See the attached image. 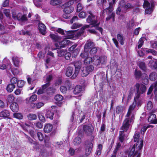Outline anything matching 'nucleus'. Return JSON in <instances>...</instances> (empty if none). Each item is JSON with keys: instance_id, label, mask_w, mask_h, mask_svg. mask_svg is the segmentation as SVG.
I'll list each match as a JSON object with an SVG mask.
<instances>
[{"instance_id": "1", "label": "nucleus", "mask_w": 157, "mask_h": 157, "mask_svg": "<svg viewBox=\"0 0 157 157\" xmlns=\"http://www.w3.org/2000/svg\"><path fill=\"white\" fill-rule=\"evenodd\" d=\"M136 106L135 102L132 103L130 106L127 113L125 116L126 118L124 121L123 125L121 128V130L125 131L126 132L128 130L130 125V123L134 119V114L133 110Z\"/></svg>"}, {"instance_id": "2", "label": "nucleus", "mask_w": 157, "mask_h": 157, "mask_svg": "<svg viewBox=\"0 0 157 157\" xmlns=\"http://www.w3.org/2000/svg\"><path fill=\"white\" fill-rule=\"evenodd\" d=\"M90 15L86 19L87 23L90 24L89 25H86L82 27L80 31L77 32L76 35L78 36H80L84 32V29L89 27H92L94 26H97L99 25L100 22H98V17L93 15L91 11L89 12Z\"/></svg>"}, {"instance_id": "3", "label": "nucleus", "mask_w": 157, "mask_h": 157, "mask_svg": "<svg viewBox=\"0 0 157 157\" xmlns=\"http://www.w3.org/2000/svg\"><path fill=\"white\" fill-rule=\"evenodd\" d=\"M135 89L136 90V96L134 97V101L132 103L135 102L136 105L137 104V101L140 97L141 94L145 93L146 90V87L145 85L139 83H136L134 86Z\"/></svg>"}, {"instance_id": "4", "label": "nucleus", "mask_w": 157, "mask_h": 157, "mask_svg": "<svg viewBox=\"0 0 157 157\" xmlns=\"http://www.w3.org/2000/svg\"><path fill=\"white\" fill-rule=\"evenodd\" d=\"M138 145L140 143V145L138 148H135V146H134L131 149L130 151L129 152L128 156L130 157L132 156H136V157H140V150L142 147V141L140 140L139 142H138Z\"/></svg>"}, {"instance_id": "5", "label": "nucleus", "mask_w": 157, "mask_h": 157, "mask_svg": "<svg viewBox=\"0 0 157 157\" xmlns=\"http://www.w3.org/2000/svg\"><path fill=\"white\" fill-rule=\"evenodd\" d=\"M92 59V64L96 66H98L101 64L104 63L106 60V57L104 56H100L95 55L93 57Z\"/></svg>"}, {"instance_id": "6", "label": "nucleus", "mask_w": 157, "mask_h": 157, "mask_svg": "<svg viewBox=\"0 0 157 157\" xmlns=\"http://www.w3.org/2000/svg\"><path fill=\"white\" fill-rule=\"evenodd\" d=\"M73 3V1H70L63 5V7L64 8L63 11L64 13L70 14L73 11L74 8L71 6Z\"/></svg>"}, {"instance_id": "7", "label": "nucleus", "mask_w": 157, "mask_h": 157, "mask_svg": "<svg viewBox=\"0 0 157 157\" xmlns=\"http://www.w3.org/2000/svg\"><path fill=\"white\" fill-rule=\"evenodd\" d=\"M94 67L92 65H89L84 67L82 68L81 74L83 77L86 76L91 71H92Z\"/></svg>"}, {"instance_id": "8", "label": "nucleus", "mask_w": 157, "mask_h": 157, "mask_svg": "<svg viewBox=\"0 0 157 157\" xmlns=\"http://www.w3.org/2000/svg\"><path fill=\"white\" fill-rule=\"evenodd\" d=\"M108 6L109 5L108 7H106L105 9L103 12L104 13L105 11L107 13L108 15V16L106 17V20L108 21L110 19L112 16L114 17L115 15L113 13H112L113 11V6L112 4H108Z\"/></svg>"}, {"instance_id": "9", "label": "nucleus", "mask_w": 157, "mask_h": 157, "mask_svg": "<svg viewBox=\"0 0 157 157\" xmlns=\"http://www.w3.org/2000/svg\"><path fill=\"white\" fill-rule=\"evenodd\" d=\"M74 66L75 67V71L72 77V78H75L78 73L82 66V63L80 61H76L75 63Z\"/></svg>"}, {"instance_id": "10", "label": "nucleus", "mask_w": 157, "mask_h": 157, "mask_svg": "<svg viewBox=\"0 0 157 157\" xmlns=\"http://www.w3.org/2000/svg\"><path fill=\"white\" fill-rule=\"evenodd\" d=\"M83 129L85 134L88 135H90L93 132L94 128L92 125H84L83 126Z\"/></svg>"}, {"instance_id": "11", "label": "nucleus", "mask_w": 157, "mask_h": 157, "mask_svg": "<svg viewBox=\"0 0 157 157\" xmlns=\"http://www.w3.org/2000/svg\"><path fill=\"white\" fill-rule=\"evenodd\" d=\"M70 42V40L65 39L59 42V43L56 44L55 46L57 49H59L65 47L67 45L69 44Z\"/></svg>"}, {"instance_id": "12", "label": "nucleus", "mask_w": 157, "mask_h": 157, "mask_svg": "<svg viewBox=\"0 0 157 157\" xmlns=\"http://www.w3.org/2000/svg\"><path fill=\"white\" fill-rule=\"evenodd\" d=\"M95 46L94 43L91 40H89L86 42L84 47L85 51H89L90 48Z\"/></svg>"}, {"instance_id": "13", "label": "nucleus", "mask_w": 157, "mask_h": 157, "mask_svg": "<svg viewBox=\"0 0 157 157\" xmlns=\"http://www.w3.org/2000/svg\"><path fill=\"white\" fill-rule=\"evenodd\" d=\"M140 136V134L139 133H136L134 136L133 139L134 141V142L137 141L136 146L135 145H134L133 147L135 146V147L138 148V147L140 145V143L138 145V142L140 140H141L142 141V146H143V140L141 138L139 139Z\"/></svg>"}, {"instance_id": "14", "label": "nucleus", "mask_w": 157, "mask_h": 157, "mask_svg": "<svg viewBox=\"0 0 157 157\" xmlns=\"http://www.w3.org/2000/svg\"><path fill=\"white\" fill-rule=\"evenodd\" d=\"M97 2L98 5L101 6L102 5L103 9L106 8V7H108V4H112L109 2H107V0H98Z\"/></svg>"}, {"instance_id": "15", "label": "nucleus", "mask_w": 157, "mask_h": 157, "mask_svg": "<svg viewBox=\"0 0 157 157\" xmlns=\"http://www.w3.org/2000/svg\"><path fill=\"white\" fill-rule=\"evenodd\" d=\"M148 121L154 124H157V119L155 114L151 113L148 119Z\"/></svg>"}, {"instance_id": "16", "label": "nucleus", "mask_w": 157, "mask_h": 157, "mask_svg": "<svg viewBox=\"0 0 157 157\" xmlns=\"http://www.w3.org/2000/svg\"><path fill=\"white\" fill-rule=\"evenodd\" d=\"M37 99V96L36 94L32 95L29 98H27L25 100L26 104H30L35 101Z\"/></svg>"}, {"instance_id": "17", "label": "nucleus", "mask_w": 157, "mask_h": 157, "mask_svg": "<svg viewBox=\"0 0 157 157\" xmlns=\"http://www.w3.org/2000/svg\"><path fill=\"white\" fill-rule=\"evenodd\" d=\"M39 31L42 34H44L46 31V27L45 25L42 23H39L38 24Z\"/></svg>"}, {"instance_id": "18", "label": "nucleus", "mask_w": 157, "mask_h": 157, "mask_svg": "<svg viewBox=\"0 0 157 157\" xmlns=\"http://www.w3.org/2000/svg\"><path fill=\"white\" fill-rule=\"evenodd\" d=\"M120 5L121 7H122L125 10L132 8L133 7L132 5L129 3L125 4L124 1L123 0H121V1L120 2Z\"/></svg>"}, {"instance_id": "19", "label": "nucleus", "mask_w": 157, "mask_h": 157, "mask_svg": "<svg viewBox=\"0 0 157 157\" xmlns=\"http://www.w3.org/2000/svg\"><path fill=\"white\" fill-rule=\"evenodd\" d=\"M10 109L13 112H17L19 110V106L17 104L16 102H13L10 106Z\"/></svg>"}, {"instance_id": "20", "label": "nucleus", "mask_w": 157, "mask_h": 157, "mask_svg": "<svg viewBox=\"0 0 157 157\" xmlns=\"http://www.w3.org/2000/svg\"><path fill=\"white\" fill-rule=\"evenodd\" d=\"M93 144L92 143H89L86 146V148L85 153L87 155H89L91 153L92 147Z\"/></svg>"}, {"instance_id": "21", "label": "nucleus", "mask_w": 157, "mask_h": 157, "mask_svg": "<svg viewBox=\"0 0 157 157\" xmlns=\"http://www.w3.org/2000/svg\"><path fill=\"white\" fill-rule=\"evenodd\" d=\"M52 125L50 124H48L45 125L44 130L45 133H48L52 131Z\"/></svg>"}, {"instance_id": "22", "label": "nucleus", "mask_w": 157, "mask_h": 157, "mask_svg": "<svg viewBox=\"0 0 157 157\" xmlns=\"http://www.w3.org/2000/svg\"><path fill=\"white\" fill-rule=\"evenodd\" d=\"M10 112L8 110L5 109L0 112V117L8 118L10 116Z\"/></svg>"}, {"instance_id": "23", "label": "nucleus", "mask_w": 157, "mask_h": 157, "mask_svg": "<svg viewBox=\"0 0 157 157\" xmlns=\"http://www.w3.org/2000/svg\"><path fill=\"white\" fill-rule=\"evenodd\" d=\"M73 72V68L72 67L69 66L66 69V75L67 76L69 77L71 76Z\"/></svg>"}, {"instance_id": "24", "label": "nucleus", "mask_w": 157, "mask_h": 157, "mask_svg": "<svg viewBox=\"0 0 157 157\" xmlns=\"http://www.w3.org/2000/svg\"><path fill=\"white\" fill-rule=\"evenodd\" d=\"M154 87L155 88V91H157V81L155 84H153L150 87L147 93V95L151 94Z\"/></svg>"}, {"instance_id": "25", "label": "nucleus", "mask_w": 157, "mask_h": 157, "mask_svg": "<svg viewBox=\"0 0 157 157\" xmlns=\"http://www.w3.org/2000/svg\"><path fill=\"white\" fill-rule=\"evenodd\" d=\"M117 38L118 41L119 42L120 44L122 45L124 44V38L122 34H118L117 35Z\"/></svg>"}, {"instance_id": "26", "label": "nucleus", "mask_w": 157, "mask_h": 157, "mask_svg": "<svg viewBox=\"0 0 157 157\" xmlns=\"http://www.w3.org/2000/svg\"><path fill=\"white\" fill-rule=\"evenodd\" d=\"M50 36L55 41H58L61 39V37L59 36L57 34H50Z\"/></svg>"}, {"instance_id": "27", "label": "nucleus", "mask_w": 157, "mask_h": 157, "mask_svg": "<svg viewBox=\"0 0 157 157\" xmlns=\"http://www.w3.org/2000/svg\"><path fill=\"white\" fill-rule=\"evenodd\" d=\"M82 88L81 86H75L74 90V93L75 94H77L82 91Z\"/></svg>"}, {"instance_id": "28", "label": "nucleus", "mask_w": 157, "mask_h": 157, "mask_svg": "<svg viewBox=\"0 0 157 157\" xmlns=\"http://www.w3.org/2000/svg\"><path fill=\"white\" fill-rule=\"evenodd\" d=\"M125 132H126L125 131L123 130L119 132V139L120 141L121 142H123L125 137Z\"/></svg>"}, {"instance_id": "29", "label": "nucleus", "mask_w": 157, "mask_h": 157, "mask_svg": "<svg viewBox=\"0 0 157 157\" xmlns=\"http://www.w3.org/2000/svg\"><path fill=\"white\" fill-rule=\"evenodd\" d=\"M15 87V85L13 84H9L6 87V90L8 92H12Z\"/></svg>"}, {"instance_id": "30", "label": "nucleus", "mask_w": 157, "mask_h": 157, "mask_svg": "<svg viewBox=\"0 0 157 157\" xmlns=\"http://www.w3.org/2000/svg\"><path fill=\"white\" fill-rule=\"evenodd\" d=\"M134 75L136 79L138 80L141 76V72L140 71H138L136 69L135 71Z\"/></svg>"}, {"instance_id": "31", "label": "nucleus", "mask_w": 157, "mask_h": 157, "mask_svg": "<svg viewBox=\"0 0 157 157\" xmlns=\"http://www.w3.org/2000/svg\"><path fill=\"white\" fill-rule=\"evenodd\" d=\"M28 119L30 121L35 120L37 118V116L35 114L30 113L27 116Z\"/></svg>"}, {"instance_id": "32", "label": "nucleus", "mask_w": 157, "mask_h": 157, "mask_svg": "<svg viewBox=\"0 0 157 157\" xmlns=\"http://www.w3.org/2000/svg\"><path fill=\"white\" fill-rule=\"evenodd\" d=\"M89 51H85V48H84V51L80 54L81 57L84 59L89 56Z\"/></svg>"}, {"instance_id": "33", "label": "nucleus", "mask_w": 157, "mask_h": 157, "mask_svg": "<svg viewBox=\"0 0 157 157\" xmlns=\"http://www.w3.org/2000/svg\"><path fill=\"white\" fill-rule=\"evenodd\" d=\"M157 75L155 72H153L151 73L149 76V78L150 80L153 81H155L157 78Z\"/></svg>"}, {"instance_id": "34", "label": "nucleus", "mask_w": 157, "mask_h": 157, "mask_svg": "<svg viewBox=\"0 0 157 157\" xmlns=\"http://www.w3.org/2000/svg\"><path fill=\"white\" fill-rule=\"evenodd\" d=\"M92 58L88 56L84 59V62L85 63H86L87 64H90V63H92Z\"/></svg>"}, {"instance_id": "35", "label": "nucleus", "mask_w": 157, "mask_h": 157, "mask_svg": "<svg viewBox=\"0 0 157 157\" xmlns=\"http://www.w3.org/2000/svg\"><path fill=\"white\" fill-rule=\"evenodd\" d=\"M33 105V106L32 107V108H34L36 107L37 109H39L44 105V104L43 102H40L36 104H33L31 106H32Z\"/></svg>"}, {"instance_id": "36", "label": "nucleus", "mask_w": 157, "mask_h": 157, "mask_svg": "<svg viewBox=\"0 0 157 157\" xmlns=\"http://www.w3.org/2000/svg\"><path fill=\"white\" fill-rule=\"evenodd\" d=\"M90 49L89 51V53L91 55L95 54L98 51V48L95 46Z\"/></svg>"}, {"instance_id": "37", "label": "nucleus", "mask_w": 157, "mask_h": 157, "mask_svg": "<svg viewBox=\"0 0 157 157\" xmlns=\"http://www.w3.org/2000/svg\"><path fill=\"white\" fill-rule=\"evenodd\" d=\"M12 59L14 65L16 67H18L19 63L18 58L17 57L14 56L12 58Z\"/></svg>"}, {"instance_id": "38", "label": "nucleus", "mask_w": 157, "mask_h": 157, "mask_svg": "<svg viewBox=\"0 0 157 157\" xmlns=\"http://www.w3.org/2000/svg\"><path fill=\"white\" fill-rule=\"evenodd\" d=\"M124 109V107L122 106H117L116 108V111L118 114L121 113Z\"/></svg>"}, {"instance_id": "39", "label": "nucleus", "mask_w": 157, "mask_h": 157, "mask_svg": "<svg viewBox=\"0 0 157 157\" xmlns=\"http://www.w3.org/2000/svg\"><path fill=\"white\" fill-rule=\"evenodd\" d=\"M81 142V140L79 137H77L75 138L73 141V144L75 145L79 144Z\"/></svg>"}, {"instance_id": "40", "label": "nucleus", "mask_w": 157, "mask_h": 157, "mask_svg": "<svg viewBox=\"0 0 157 157\" xmlns=\"http://www.w3.org/2000/svg\"><path fill=\"white\" fill-rule=\"evenodd\" d=\"M102 148V146L100 144L98 145V147L96 152V154L98 155H100L101 153V150Z\"/></svg>"}, {"instance_id": "41", "label": "nucleus", "mask_w": 157, "mask_h": 157, "mask_svg": "<svg viewBox=\"0 0 157 157\" xmlns=\"http://www.w3.org/2000/svg\"><path fill=\"white\" fill-rule=\"evenodd\" d=\"M46 117L47 118H49L51 120L53 119L54 113L51 111H48L46 114Z\"/></svg>"}, {"instance_id": "42", "label": "nucleus", "mask_w": 157, "mask_h": 157, "mask_svg": "<svg viewBox=\"0 0 157 157\" xmlns=\"http://www.w3.org/2000/svg\"><path fill=\"white\" fill-rule=\"evenodd\" d=\"M14 99V97L13 95L10 94L8 95L7 97V100L9 103L12 102Z\"/></svg>"}, {"instance_id": "43", "label": "nucleus", "mask_w": 157, "mask_h": 157, "mask_svg": "<svg viewBox=\"0 0 157 157\" xmlns=\"http://www.w3.org/2000/svg\"><path fill=\"white\" fill-rule=\"evenodd\" d=\"M143 6L144 8L147 9H150L151 8V5L147 1L144 0V2L143 5Z\"/></svg>"}, {"instance_id": "44", "label": "nucleus", "mask_w": 157, "mask_h": 157, "mask_svg": "<svg viewBox=\"0 0 157 157\" xmlns=\"http://www.w3.org/2000/svg\"><path fill=\"white\" fill-rule=\"evenodd\" d=\"M139 67L143 71H145L146 70V67L144 63L141 62L140 63Z\"/></svg>"}, {"instance_id": "45", "label": "nucleus", "mask_w": 157, "mask_h": 157, "mask_svg": "<svg viewBox=\"0 0 157 157\" xmlns=\"http://www.w3.org/2000/svg\"><path fill=\"white\" fill-rule=\"evenodd\" d=\"M66 51L65 50L62 49L57 51L58 55L59 56L61 57L65 55Z\"/></svg>"}, {"instance_id": "46", "label": "nucleus", "mask_w": 157, "mask_h": 157, "mask_svg": "<svg viewBox=\"0 0 157 157\" xmlns=\"http://www.w3.org/2000/svg\"><path fill=\"white\" fill-rule=\"evenodd\" d=\"M50 3L52 6H56L60 3V2L58 0H51Z\"/></svg>"}, {"instance_id": "47", "label": "nucleus", "mask_w": 157, "mask_h": 157, "mask_svg": "<svg viewBox=\"0 0 157 157\" xmlns=\"http://www.w3.org/2000/svg\"><path fill=\"white\" fill-rule=\"evenodd\" d=\"M38 139L40 141H42L44 139V135L43 134L40 132H38L37 134Z\"/></svg>"}, {"instance_id": "48", "label": "nucleus", "mask_w": 157, "mask_h": 157, "mask_svg": "<svg viewBox=\"0 0 157 157\" xmlns=\"http://www.w3.org/2000/svg\"><path fill=\"white\" fill-rule=\"evenodd\" d=\"M13 116L15 118L19 119H21L23 118V116L21 113H15L13 114Z\"/></svg>"}, {"instance_id": "49", "label": "nucleus", "mask_w": 157, "mask_h": 157, "mask_svg": "<svg viewBox=\"0 0 157 157\" xmlns=\"http://www.w3.org/2000/svg\"><path fill=\"white\" fill-rule=\"evenodd\" d=\"M96 76L99 78L101 81L104 80L106 78V75L104 73H101L100 74L97 75Z\"/></svg>"}, {"instance_id": "50", "label": "nucleus", "mask_w": 157, "mask_h": 157, "mask_svg": "<svg viewBox=\"0 0 157 157\" xmlns=\"http://www.w3.org/2000/svg\"><path fill=\"white\" fill-rule=\"evenodd\" d=\"M55 99L56 101H60L63 100V97L60 94H57L55 96Z\"/></svg>"}, {"instance_id": "51", "label": "nucleus", "mask_w": 157, "mask_h": 157, "mask_svg": "<svg viewBox=\"0 0 157 157\" xmlns=\"http://www.w3.org/2000/svg\"><path fill=\"white\" fill-rule=\"evenodd\" d=\"M25 83V82L22 80H19L17 82V85L19 88L22 87Z\"/></svg>"}, {"instance_id": "52", "label": "nucleus", "mask_w": 157, "mask_h": 157, "mask_svg": "<svg viewBox=\"0 0 157 157\" xmlns=\"http://www.w3.org/2000/svg\"><path fill=\"white\" fill-rule=\"evenodd\" d=\"M144 43L143 38H141L139 40L138 42V49L140 48L143 45Z\"/></svg>"}, {"instance_id": "53", "label": "nucleus", "mask_w": 157, "mask_h": 157, "mask_svg": "<svg viewBox=\"0 0 157 157\" xmlns=\"http://www.w3.org/2000/svg\"><path fill=\"white\" fill-rule=\"evenodd\" d=\"M22 16V15L21 14V13H18L17 15L16 16H14L13 14L12 15V17L14 19H15L16 18L17 19V20L19 21V20L20 19Z\"/></svg>"}, {"instance_id": "54", "label": "nucleus", "mask_w": 157, "mask_h": 157, "mask_svg": "<svg viewBox=\"0 0 157 157\" xmlns=\"http://www.w3.org/2000/svg\"><path fill=\"white\" fill-rule=\"evenodd\" d=\"M38 117L39 120L42 122H44L45 121V118L43 115L41 113H38Z\"/></svg>"}, {"instance_id": "55", "label": "nucleus", "mask_w": 157, "mask_h": 157, "mask_svg": "<svg viewBox=\"0 0 157 157\" xmlns=\"http://www.w3.org/2000/svg\"><path fill=\"white\" fill-rule=\"evenodd\" d=\"M82 26L81 24L78 23H74L71 27L72 29H76Z\"/></svg>"}, {"instance_id": "56", "label": "nucleus", "mask_w": 157, "mask_h": 157, "mask_svg": "<svg viewBox=\"0 0 157 157\" xmlns=\"http://www.w3.org/2000/svg\"><path fill=\"white\" fill-rule=\"evenodd\" d=\"M3 13L7 17H10V10L9 9H5L4 10Z\"/></svg>"}, {"instance_id": "57", "label": "nucleus", "mask_w": 157, "mask_h": 157, "mask_svg": "<svg viewBox=\"0 0 157 157\" xmlns=\"http://www.w3.org/2000/svg\"><path fill=\"white\" fill-rule=\"evenodd\" d=\"M60 91L63 94L65 93L67 91V87L64 86H62L60 87Z\"/></svg>"}, {"instance_id": "58", "label": "nucleus", "mask_w": 157, "mask_h": 157, "mask_svg": "<svg viewBox=\"0 0 157 157\" xmlns=\"http://www.w3.org/2000/svg\"><path fill=\"white\" fill-rule=\"evenodd\" d=\"M49 86H50V82H47V83L46 84L43 85L42 86V88L43 90H44V91L45 92L46 91L47 92V90L48 89H47V88Z\"/></svg>"}, {"instance_id": "59", "label": "nucleus", "mask_w": 157, "mask_h": 157, "mask_svg": "<svg viewBox=\"0 0 157 157\" xmlns=\"http://www.w3.org/2000/svg\"><path fill=\"white\" fill-rule=\"evenodd\" d=\"M11 71L13 74L15 75H17L19 73V71L17 68H12L11 69Z\"/></svg>"}, {"instance_id": "60", "label": "nucleus", "mask_w": 157, "mask_h": 157, "mask_svg": "<svg viewBox=\"0 0 157 157\" xmlns=\"http://www.w3.org/2000/svg\"><path fill=\"white\" fill-rule=\"evenodd\" d=\"M27 20V18L26 16V15L24 14L22 15L20 19L19 20V21H25Z\"/></svg>"}, {"instance_id": "61", "label": "nucleus", "mask_w": 157, "mask_h": 157, "mask_svg": "<svg viewBox=\"0 0 157 157\" xmlns=\"http://www.w3.org/2000/svg\"><path fill=\"white\" fill-rule=\"evenodd\" d=\"M79 51V49L78 48H76L73 51L72 56L74 57H75L77 56L78 54Z\"/></svg>"}, {"instance_id": "62", "label": "nucleus", "mask_w": 157, "mask_h": 157, "mask_svg": "<svg viewBox=\"0 0 157 157\" xmlns=\"http://www.w3.org/2000/svg\"><path fill=\"white\" fill-rule=\"evenodd\" d=\"M71 54L69 52H66L65 54V59L67 60H69L71 59Z\"/></svg>"}, {"instance_id": "63", "label": "nucleus", "mask_w": 157, "mask_h": 157, "mask_svg": "<svg viewBox=\"0 0 157 157\" xmlns=\"http://www.w3.org/2000/svg\"><path fill=\"white\" fill-rule=\"evenodd\" d=\"M153 107L152 102L151 101H149L147 104V108L148 110H151Z\"/></svg>"}, {"instance_id": "64", "label": "nucleus", "mask_w": 157, "mask_h": 157, "mask_svg": "<svg viewBox=\"0 0 157 157\" xmlns=\"http://www.w3.org/2000/svg\"><path fill=\"white\" fill-rule=\"evenodd\" d=\"M151 62L153 68L157 69V60L156 61H152Z\"/></svg>"}]
</instances>
